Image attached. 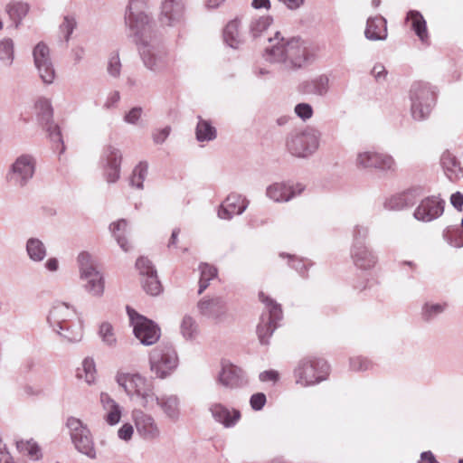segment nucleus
I'll return each instance as SVG.
<instances>
[{"instance_id":"obj_31","label":"nucleus","mask_w":463,"mask_h":463,"mask_svg":"<svg viewBox=\"0 0 463 463\" xmlns=\"http://www.w3.org/2000/svg\"><path fill=\"white\" fill-rule=\"evenodd\" d=\"M440 164L447 177L455 182L463 177V167L457 157L449 151H445L440 157Z\"/></svg>"},{"instance_id":"obj_58","label":"nucleus","mask_w":463,"mask_h":463,"mask_svg":"<svg viewBox=\"0 0 463 463\" xmlns=\"http://www.w3.org/2000/svg\"><path fill=\"white\" fill-rule=\"evenodd\" d=\"M267 398L263 392H256L250 396V404L252 410L260 411L266 404Z\"/></svg>"},{"instance_id":"obj_10","label":"nucleus","mask_w":463,"mask_h":463,"mask_svg":"<svg viewBox=\"0 0 463 463\" xmlns=\"http://www.w3.org/2000/svg\"><path fill=\"white\" fill-rule=\"evenodd\" d=\"M124 21L129 35L134 37L137 44L158 35L153 18L146 12H125Z\"/></svg>"},{"instance_id":"obj_21","label":"nucleus","mask_w":463,"mask_h":463,"mask_svg":"<svg viewBox=\"0 0 463 463\" xmlns=\"http://www.w3.org/2000/svg\"><path fill=\"white\" fill-rule=\"evenodd\" d=\"M218 379L223 386L231 389L243 388L248 384V378L242 369L224 362L222 364Z\"/></svg>"},{"instance_id":"obj_59","label":"nucleus","mask_w":463,"mask_h":463,"mask_svg":"<svg viewBox=\"0 0 463 463\" xmlns=\"http://www.w3.org/2000/svg\"><path fill=\"white\" fill-rule=\"evenodd\" d=\"M200 277L206 280H212L217 276V269L212 265L202 263L199 266Z\"/></svg>"},{"instance_id":"obj_4","label":"nucleus","mask_w":463,"mask_h":463,"mask_svg":"<svg viewBox=\"0 0 463 463\" xmlns=\"http://www.w3.org/2000/svg\"><path fill=\"white\" fill-rule=\"evenodd\" d=\"M436 90L423 81L414 82L410 89L411 110L416 120L426 119L436 102Z\"/></svg>"},{"instance_id":"obj_48","label":"nucleus","mask_w":463,"mask_h":463,"mask_svg":"<svg viewBox=\"0 0 463 463\" xmlns=\"http://www.w3.org/2000/svg\"><path fill=\"white\" fill-rule=\"evenodd\" d=\"M181 333L185 339L192 340L197 335V324L190 316H184L181 323Z\"/></svg>"},{"instance_id":"obj_32","label":"nucleus","mask_w":463,"mask_h":463,"mask_svg":"<svg viewBox=\"0 0 463 463\" xmlns=\"http://www.w3.org/2000/svg\"><path fill=\"white\" fill-rule=\"evenodd\" d=\"M100 402L107 411L105 420L109 425H116L121 419V408L108 393H100Z\"/></svg>"},{"instance_id":"obj_6","label":"nucleus","mask_w":463,"mask_h":463,"mask_svg":"<svg viewBox=\"0 0 463 463\" xmlns=\"http://www.w3.org/2000/svg\"><path fill=\"white\" fill-rule=\"evenodd\" d=\"M320 133L313 128L292 131L286 139L288 151L298 157H307L318 148Z\"/></svg>"},{"instance_id":"obj_33","label":"nucleus","mask_w":463,"mask_h":463,"mask_svg":"<svg viewBox=\"0 0 463 463\" xmlns=\"http://www.w3.org/2000/svg\"><path fill=\"white\" fill-rule=\"evenodd\" d=\"M407 20L411 21V27L419 37V39L424 43L429 39L427 23L423 15L417 10H410L407 13Z\"/></svg>"},{"instance_id":"obj_20","label":"nucleus","mask_w":463,"mask_h":463,"mask_svg":"<svg viewBox=\"0 0 463 463\" xmlns=\"http://www.w3.org/2000/svg\"><path fill=\"white\" fill-rule=\"evenodd\" d=\"M184 14V0H162L159 21L163 25L175 26L182 22Z\"/></svg>"},{"instance_id":"obj_50","label":"nucleus","mask_w":463,"mask_h":463,"mask_svg":"<svg viewBox=\"0 0 463 463\" xmlns=\"http://www.w3.org/2000/svg\"><path fill=\"white\" fill-rule=\"evenodd\" d=\"M77 22L74 16L65 15L62 23L60 24V31L64 34V40L68 43L76 28Z\"/></svg>"},{"instance_id":"obj_38","label":"nucleus","mask_w":463,"mask_h":463,"mask_svg":"<svg viewBox=\"0 0 463 463\" xmlns=\"http://www.w3.org/2000/svg\"><path fill=\"white\" fill-rule=\"evenodd\" d=\"M26 251L33 261L40 262L46 256V247L43 242L37 238H30L26 241Z\"/></svg>"},{"instance_id":"obj_28","label":"nucleus","mask_w":463,"mask_h":463,"mask_svg":"<svg viewBox=\"0 0 463 463\" xmlns=\"http://www.w3.org/2000/svg\"><path fill=\"white\" fill-rule=\"evenodd\" d=\"M215 421L222 424L225 428H232L241 419V412L237 409L230 410L222 403H213L209 408Z\"/></svg>"},{"instance_id":"obj_9","label":"nucleus","mask_w":463,"mask_h":463,"mask_svg":"<svg viewBox=\"0 0 463 463\" xmlns=\"http://www.w3.org/2000/svg\"><path fill=\"white\" fill-rule=\"evenodd\" d=\"M80 279L86 280L84 288L94 297H100L104 292V278L97 269L96 264L90 253L82 251L78 256Z\"/></svg>"},{"instance_id":"obj_23","label":"nucleus","mask_w":463,"mask_h":463,"mask_svg":"<svg viewBox=\"0 0 463 463\" xmlns=\"http://www.w3.org/2000/svg\"><path fill=\"white\" fill-rule=\"evenodd\" d=\"M305 189L302 184L289 185L285 183H274L266 189V195L277 203L288 202L300 194Z\"/></svg>"},{"instance_id":"obj_34","label":"nucleus","mask_w":463,"mask_h":463,"mask_svg":"<svg viewBox=\"0 0 463 463\" xmlns=\"http://www.w3.org/2000/svg\"><path fill=\"white\" fill-rule=\"evenodd\" d=\"M240 24L241 21L236 18L230 21L223 29L224 43L232 49H238L242 43V40L239 33Z\"/></svg>"},{"instance_id":"obj_47","label":"nucleus","mask_w":463,"mask_h":463,"mask_svg":"<svg viewBox=\"0 0 463 463\" xmlns=\"http://www.w3.org/2000/svg\"><path fill=\"white\" fill-rule=\"evenodd\" d=\"M377 152L364 151L359 152L356 156L355 165L361 169H373Z\"/></svg>"},{"instance_id":"obj_3","label":"nucleus","mask_w":463,"mask_h":463,"mask_svg":"<svg viewBox=\"0 0 463 463\" xmlns=\"http://www.w3.org/2000/svg\"><path fill=\"white\" fill-rule=\"evenodd\" d=\"M137 45L146 69L155 74H161L168 71L170 67L169 52L159 35L143 40Z\"/></svg>"},{"instance_id":"obj_14","label":"nucleus","mask_w":463,"mask_h":463,"mask_svg":"<svg viewBox=\"0 0 463 463\" xmlns=\"http://www.w3.org/2000/svg\"><path fill=\"white\" fill-rule=\"evenodd\" d=\"M36 118L39 125L46 131L50 140L61 146L60 153L64 151V145L61 128L53 120V108L47 99H40L36 104Z\"/></svg>"},{"instance_id":"obj_45","label":"nucleus","mask_w":463,"mask_h":463,"mask_svg":"<svg viewBox=\"0 0 463 463\" xmlns=\"http://www.w3.org/2000/svg\"><path fill=\"white\" fill-rule=\"evenodd\" d=\"M96 366L92 358L87 357L82 362V368L77 371V377L84 379L88 384H91L95 381Z\"/></svg>"},{"instance_id":"obj_46","label":"nucleus","mask_w":463,"mask_h":463,"mask_svg":"<svg viewBox=\"0 0 463 463\" xmlns=\"http://www.w3.org/2000/svg\"><path fill=\"white\" fill-rule=\"evenodd\" d=\"M148 165L146 162H139L133 169L129 179L130 185L137 189H143V183L147 175Z\"/></svg>"},{"instance_id":"obj_55","label":"nucleus","mask_w":463,"mask_h":463,"mask_svg":"<svg viewBox=\"0 0 463 463\" xmlns=\"http://www.w3.org/2000/svg\"><path fill=\"white\" fill-rule=\"evenodd\" d=\"M107 71L111 77H119L121 71V62L118 52H115L110 55L108 62Z\"/></svg>"},{"instance_id":"obj_7","label":"nucleus","mask_w":463,"mask_h":463,"mask_svg":"<svg viewBox=\"0 0 463 463\" xmlns=\"http://www.w3.org/2000/svg\"><path fill=\"white\" fill-rule=\"evenodd\" d=\"M329 368V364L324 359L304 358L294 370L296 383L303 386L319 383L328 376Z\"/></svg>"},{"instance_id":"obj_35","label":"nucleus","mask_w":463,"mask_h":463,"mask_svg":"<svg viewBox=\"0 0 463 463\" xmlns=\"http://www.w3.org/2000/svg\"><path fill=\"white\" fill-rule=\"evenodd\" d=\"M30 9V6L25 2H12L9 3L5 10L14 22V26L18 27L21 24L22 20L26 16Z\"/></svg>"},{"instance_id":"obj_42","label":"nucleus","mask_w":463,"mask_h":463,"mask_svg":"<svg viewBox=\"0 0 463 463\" xmlns=\"http://www.w3.org/2000/svg\"><path fill=\"white\" fill-rule=\"evenodd\" d=\"M273 23L270 15L259 16L251 20L250 24V33L252 38H258L264 33Z\"/></svg>"},{"instance_id":"obj_12","label":"nucleus","mask_w":463,"mask_h":463,"mask_svg":"<svg viewBox=\"0 0 463 463\" xmlns=\"http://www.w3.org/2000/svg\"><path fill=\"white\" fill-rule=\"evenodd\" d=\"M35 168L36 160L33 156L28 154L21 155L10 165L5 179L14 187H25L33 179Z\"/></svg>"},{"instance_id":"obj_25","label":"nucleus","mask_w":463,"mask_h":463,"mask_svg":"<svg viewBox=\"0 0 463 463\" xmlns=\"http://www.w3.org/2000/svg\"><path fill=\"white\" fill-rule=\"evenodd\" d=\"M197 307L202 316L218 321L222 319L227 313L226 302L221 297L204 298L198 302Z\"/></svg>"},{"instance_id":"obj_61","label":"nucleus","mask_w":463,"mask_h":463,"mask_svg":"<svg viewBox=\"0 0 463 463\" xmlns=\"http://www.w3.org/2000/svg\"><path fill=\"white\" fill-rule=\"evenodd\" d=\"M148 0H128L125 12H146Z\"/></svg>"},{"instance_id":"obj_49","label":"nucleus","mask_w":463,"mask_h":463,"mask_svg":"<svg viewBox=\"0 0 463 463\" xmlns=\"http://www.w3.org/2000/svg\"><path fill=\"white\" fill-rule=\"evenodd\" d=\"M369 235V228L364 225L357 224L353 230V241L351 246L367 245L366 240Z\"/></svg>"},{"instance_id":"obj_18","label":"nucleus","mask_w":463,"mask_h":463,"mask_svg":"<svg viewBox=\"0 0 463 463\" xmlns=\"http://www.w3.org/2000/svg\"><path fill=\"white\" fill-rule=\"evenodd\" d=\"M136 268L143 277L141 281L143 289L151 296L159 295L162 291V285L151 260L146 257H139L136 261Z\"/></svg>"},{"instance_id":"obj_56","label":"nucleus","mask_w":463,"mask_h":463,"mask_svg":"<svg viewBox=\"0 0 463 463\" xmlns=\"http://www.w3.org/2000/svg\"><path fill=\"white\" fill-rule=\"evenodd\" d=\"M402 193L397 194L390 197L384 203V207L388 210L400 211L406 208Z\"/></svg>"},{"instance_id":"obj_53","label":"nucleus","mask_w":463,"mask_h":463,"mask_svg":"<svg viewBox=\"0 0 463 463\" xmlns=\"http://www.w3.org/2000/svg\"><path fill=\"white\" fill-rule=\"evenodd\" d=\"M373 364L370 360L363 356H354L350 358V368L355 372H364L371 369Z\"/></svg>"},{"instance_id":"obj_24","label":"nucleus","mask_w":463,"mask_h":463,"mask_svg":"<svg viewBox=\"0 0 463 463\" xmlns=\"http://www.w3.org/2000/svg\"><path fill=\"white\" fill-rule=\"evenodd\" d=\"M155 404L159 406L164 414L171 420H177L180 416V400L175 394H162L156 396L155 393L152 394L151 407L147 409H153Z\"/></svg>"},{"instance_id":"obj_43","label":"nucleus","mask_w":463,"mask_h":463,"mask_svg":"<svg viewBox=\"0 0 463 463\" xmlns=\"http://www.w3.org/2000/svg\"><path fill=\"white\" fill-rule=\"evenodd\" d=\"M14 59V42L10 38L0 41V61L5 66H11Z\"/></svg>"},{"instance_id":"obj_8","label":"nucleus","mask_w":463,"mask_h":463,"mask_svg":"<svg viewBox=\"0 0 463 463\" xmlns=\"http://www.w3.org/2000/svg\"><path fill=\"white\" fill-rule=\"evenodd\" d=\"M149 364L156 377L166 378L177 367V354L171 344L162 342L150 353Z\"/></svg>"},{"instance_id":"obj_5","label":"nucleus","mask_w":463,"mask_h":463,"mask_svg":"<svg viewBox=\"0 0 463 463\" xmlns=\"http://www.w3.org/2000/svg\"><path fill=\"white\" fill-rule=\"evenodd\" d=\"M259 298L266 305L268 312L261 315L256 331L260 345H268L269 338L279 326L278 322L283 317V313L281 306L263 292L259 293Z\"/></svg>"},{"instance_id":"obj_15","label":"nucleus","mask_w":463,"mask_h":463,"mask_svg":"<svg viewBox=\"0 0 463 463\" xmlns=\"http://www.w3.org/2000/svg\"><path fill=\"white\" fill-rule=\"evenodd\" d=\"M127 312L133 326L134 335L144 345H152L161 335L159 326L152 320L139 315L135 309L127 307Z\"/></svg>"},{"instance_id":"obj_54","label":"nucleus","mask_w":463,"mask_h":463,"mask_svg":"<svg viewBox=\"0 0 463 463\" xmlns=\"http://www.w3.org/2000/svg\"><path fill=\"white\" fill-rule=\"evenodd\" d=\"M422 189L420 187H413L402 193V200L406 207L415 204L418 198L421 195Z\"/></svg>"},{"instance_id":"obj_2","label":"nucleus","mask_w":463,"mask_h":463,"mask_svg":"<svg viewBox=\"0 0 463 463\" xmlns=\"http://www.w3.org/2000/svg\"><path fill=\"white\" fill-rule=\"evenodd\" d=\"M47 321L50 326L68 342L75 343L81 340L82 325L77 319L75 309L68 304L54 303L49 312Z\"/></svg>"},{"instance_id":"obj_22","label":"nucleus","mask_w":463,"mask_h":463,"mask_svg":"<svg viewBox=\"0 0 463 463\" xmlns=\"http://www.w3.org/2000/svg\"><path fill=\"white\" fill-rule=\"evenodd\" d=\"M249 205L246 197L239 194H230L218 210V216L221 219L231 220L235 214L240 215L245 212Z\"/></svg>"},{"instance_id":"obj_17","label":"nucleus","mask_w":463,"mask_h":463,"mask_svg":"<svg viewBox=\"0 0 463 463\" xmlns=\"http://www.w3.org/2000/svg\"><path fill=\"white\" fill-rule=\"evenodd\" d=\"M33 57L38 74L45 84H52L55 79V70L50 55L49 47L43 43H38L33 50Z\"/></svg>"},{"instance_id":"obj_27","label":"nucleus","mask_w":463,"mask_h":463,"mask_svg":"<svg viewBox=\"0 0 463 463\" xmlns=\"http://www.w3.org/2000/svg\"><path fill=\"white\" fill-rule=\"evenodd\" d=\"M350 255L354 264L364 270L373 269L378 261L376 254L367 245L351 246Z\"/></svg>"},{"instance_id":"obj_44","label":"nucleus","mask_w":463,"mask_h":463,"mask_svg":"<svg viewBox=\"0 0 463 463\" xmlns=\"http://www.w3.org/2000/svg\"><path fill=\"white\" fill-rule=\"evenodd\" d=\"M16 448L20 453L32 459H39L42 456L40 447L33 439L16 441Z\"/></svg>"},{"instance_id":"obj_39","label":"nucleus","mask_w":463,"mask_h":463,"mask_svg":"<svg viewBox=\"0 0 463 463\" xmlns=\"http://www.w3.org/2000/svg\"><path fill=\"white\" fill-rule=\"evenodd\" d=\"M448 305L447 303L425 302L421 307L420 317L425 322H431L442 314Z\"/></svg>"},{"instance_id":"obj_62","label":"nucleus","mask_w":463,"mask_h":463,"mask_svg":"<svg viewBox=\"0 0 463 463\" xmlns=\"http://www.w3.org/2000/svg\"><path fill=\"white\" fill-rule=\"evenodd\" d=\"M141 107H134L132 108L126 115L124 116V121L128 124H136L137 120L140 118L142 114Z\"/></svg>"},{"instance_id":"obj_52","label":"nucleus","mask_w":463,"mask_h":463,"mask_svg":"<svg viewBox=\"0 0 463 463\" xmlns=\"http://www.w3.org/2000/svg\"><path fill=\"white\" fill-rule=\"evenodd\" d=\"M280 256L281 257H285L286 254L285 253H280ZM287 257L289 259L288 260L289 266L292 269H294L300 276L305 277L307 275V272L308 263H307L302 259H298L294 255L287 254Z\"/></svg>"},{"instance_id":"obj_37","label":"nucleus","mask_w":463,"mask_h":463,"mask_svg":"<svg viewBox=\"0 0 463 463\" xmlns=\"http://www.w3.org/2000/svg\"><path fill=\"white\" fill-rule=\"evenodd\" d=\"M195 135L199 142L212 141L216 138L217 131L209 120L203 119L199 116Z\"/></svg>"},{"instance_id":"obj_36","label":"nucleus","mask_w":463,"mask_h":463,"mask_svg":"<svg viewBox=\"0 0 463 463\" xmlns=\"http://www.w3.org/2000/svg\"><path fill=\"white\" fill-rule=\"evenodd\" d=\"M127 226L128 222L125 219H120L109 225V231L111 232L113 237L117 241L119 247L126 252L130 249V245L128 244V239L125 236Z\"/></svg>"},{"instance_id":"obj_40","label":"nucleus","mask_w":463,"mask_h":463,"mask_svg":"<svg viewBox=\"0 0 463 463\" xmlns=\"http://www.w3.org/2000/svg\"><path fill=\"white\" fill-rule=\"evenodd\" d=\"M375 160L376 163L373 169L386 175H392L395 173L396 163L391 155L377 152Z\"/></svg>"},{"instance_id":"obj_26","label":"nucleus","mask_w":463,"mask_h":463,"mask_svg":"<svg viewBox=\"0 0 463 463\" xmlns=\"http://www.w3.org/2000/svg\"><path fill=\"white\" fill-rule=\"evenodd\" d=\"M133 416L137 430L143 439H154L159 437L160 430L151 415L135 411Z\"/></svg>"},{"instance_id":"obj_1","label":"nucleus","mask_w":463,"mask_h":463,"mask_svg":"<svg viewBox=\"0 0 463 463\" xmlns=\"http://www.w3.org/2000/svg\"><path fill=\"white\" fill-rule=\"evenodd\" d=\"M269 45L264 49L263 57L270 63H279L284 69L297 71L316 60V52L311 43L300 36L285 38L280 32L269 37Z\"/></svg>"},{"instance_id":"obj_11","label":"nucleus","mask_w":463,"mask_h":463,"mask_svg":"<svg viewBox=\"0 0 463 463\" xmlns=\"http://www.w3.org/2000/svg\"><path fill=\"white\" fill-rule=\"evenodd\" d=\"M66 426L70 430L71 442L77 451L90 458H96L94 441L88 426L75 417H69Z\"/></svg>"},{"instance_id":"obj_51","label":"nucleus","mask_w":463,"mask_h":463,"mask_svg":"<svg viewBox=\"0 0 463 463\" xmlns=\"http://www.w3.org/2000/svg\"><path fill=\"white\" fill-rule=\"evenodd\" d=\"M99 334L102 341L109 346H113L116 344L117 340L113 333V327L109 323H102L99 326Z\"/></svg>"},{"instance_id":"obj_16","label":"nucleus","mask_w":463,"mask_h":463,"mask_svg":"<svg viewBox=\"0 0 463 463\" xmlns=\"http://www.w3.org/2000/svg\"><path fill=\"white\" fill-rule=\"evenodd\" d=\"M122 153L119 148L108 145L104 146L99 164L103 169V175L109 184L116 183L120 177Z\"/></svg>"},{"instance_id":"obj_64","label":"nucleus","mask_w":463,"mask_h":463,"mask_svg":"<svg viewBox=\"0 0 463 463\" xmlns=\"http://www.w3.org/2000/svg\"><path fill=\"white\" fill-rule=\"evenodd\" d=\"M133 432H134V429H133L132 425L129 423H125L124 425H122L119 428V430L118 431V436L120 439L127 441L132 438Z\"/></svg>"},{"instance_id":"obj_30","label":"nucleus","mask_w":463,"mask_h":463,"mask_svg":"<svg viewBox=\"0 0 463 463\" xmlns=\"http://www.w3.org/2000/svg\"><path fill=\"white\" fill-rule=\"evenodd\" d=\"M329 90V78L320 74L313 79L304 80L299 85V91L307 95L324 97Z\"/></svg>"},{"instance_id":"obj_13","label":"nucleus","mask_w":463,"mask_h":463,"mask_svg":"<svg viewBox=\"0 0 463 463\" xmlns=\"http://www.w3.org/2000/svg\"><path fill=\"white\" fill-rule=\"evenodd\" d=\"M117 382L128 395L139 396L144 407H151L152 394L154 393L151 381L138 373H121L117 376Z\"/></svg>"},{"instance_id":"obj_63","label":"nucleus","mask_w":463,"mask_h":463,"mask_svg":"<svg viewBox=\"0 0 463 463\" xmlns=\"http://www.w3.org/2000/svg\"><path fill=\"white\" fill-rule=\"evenodd\" d=\"M170 132H171V128L169 126H167L162 129L156 130L152 135L153 141L156 144H163L168 137Z\"/></svg>"},{"instance_id":"obj_19","label":"nucleus","mask_w":463,"mask_h":463,"mask_svg":"<svg viewBox=\"0 0 463 463\" xmlns=\"http://www.w3.org/2000/svg\"><path fill=\"white\" fill-rule=\"evenodd\" d=\"M445 201L439 196H428L422 199L416 207L413 216L423 222H432L440 217L444 213Z\"/></svg>"},{"instance_id":"obj_29","label":"nucleus","mask_w":463,"mask_h":463,"mask_svg":"<svg viewBox=\"0 0 463 463\" xmlns=\"http://www.w3.org/2000/svg\"><path fill=\"white\" fill-rule=\"evenodd\" d=\"M388 36L387 21L382 15L371 16L366 21L364 37L369 41H384Z\"/></svg>"},{"instance_id":"obj_41","label":"nucleus","mask_w":463,"mask_h":463,"mask_svg":"<svg viewBox=\"0 0 463 463\" xmlns=\"http://www.w3.org/2000/svg\"><path fill=\"white\" fill-rule=\"evenodd\" d=\"M442 237L451 247L460 249L463 247V232L457 225H449L443 230Z\"/></svg>"},{"instance_id":"obj_57","label":"nucleus","mask_w":463,"mask_h":463,"mask_svg":"<svg viewBox=\"0 0 463 463\" xmlns=\"http://www.w3.org/2000/svg\"><path fill=\"white\" fill-rule=\"evenodd\" d=\"M296 115L303 121L309 119L313 116V108L308 103H298L295 106Z\"/></svg>"},{"instance_id":"obj_60","label":"nucleus","mask_w":463,"mask_h":463,"mask_svg":"<svg viewBox=\"0 0 463 463\" xmlns=\"http://www.w3.org/2000/svg\"><path fill=\"white\" fill-rule=\"evenodd\" d=\"M371 75L373 76L376 81L381 82L386 80L388 71L384 65L382 63H375L371 71Z\"/></svg>"}]
</instances>
